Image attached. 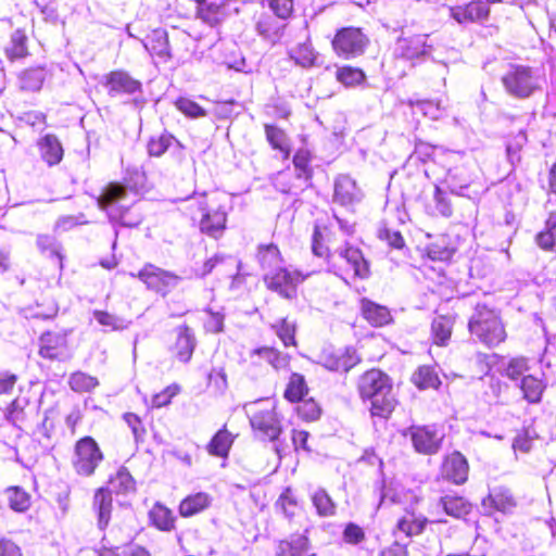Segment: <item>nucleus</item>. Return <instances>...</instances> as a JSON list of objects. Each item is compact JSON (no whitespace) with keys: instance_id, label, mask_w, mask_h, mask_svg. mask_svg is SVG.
I'll return each mask as SVG.
<instances>
[{"instance_id":"72a5a7b5","label":"nucleus","mask_w":556,"mask_h":556,"mask_svg":"<svg viewBox=\"0 0 556 556\" xmlns=\"http://www.w3.org/2000/svg\"><path fill=\"white\" fill-rule=\"evenodd\" d=\"M211 495L205 492H199L187 496L179 505V514L182 517H191L201 513L211 505Z\"/></svg>"},{"instance_id":"20e7f679","label":"nucleus","mask_w":556,"mask_h":556,"mask_svg":"<svg viewBox=\"0 0 556 556\" xmlns=\"http://www.w3.org/2000/svg\"><path fill=\"white\" fill-rule=\"evenodd\" d=\"M468 331L481 344L492 349L504 343L507 331L498 311L484 304H478L468 320Z\"/></svg>"},{"instance_id":"4d7b16f0","label":"nucleus","mask_w":556,"mask_h":556,"mask_svg":"<svg viewBox=\"0 0 556 556\" xmlns=\"http://www.w3.org/2000/svg\"><path fill=\"white\" fill-rule=\"evenodd\" d=\"M181 392V386L172 383L162 391L152 395L151 405L153 408H162L172 403V400Z\"/></svg>"},{"instance_id":"c756f323","label":"nucleus","mask_w":556,"mask_h":556,"mask_svg":"<svg viewBox=\"0 0 556 556\" xmlns=\"http://www.w3.org/2000/svg\"><path fill=\"white\" fill-rule=\"evenodd\" d=\"M334 202L340 205H351L358 200L356 182L349 176H341L334 182Z\"/></svg>"},{"instance_id":"bb28decb","label":"nucleus","mask_w":556,"mask_h":556,"mask_svg":"<svg viewBox=\"0 0 556 556\" xmlns=\"http://www.w3.org/2000/svg\"><path fill=\"white\" fill-rule=\"evenodd\" d=\"M370 401V416L372 418H380L388 420L396 409L399 401L393 394V391H386L375 397L369 399Z\"/></svg>"},{"instance_id":"2eb2a0df","label":"nucleus","mask_w":556,"mask_h":556,"mask_svg":"<svg viewBox=\"0 0 556 556\" xmlns=\"http://www.w3.org/2000/svg\"><path fill=\"white\" fill-rule=\"evenodd\" d=\"M320 363L330 371L349 372L362 363V356L354 346L329 349L321 354Z\"/></svg>"},{"instance_id":"603ef678","label":"nucleus","mask_w":556,"mask_h":556,"mask_svg":"<svg viewBox=\"0 0 556 556\" xmlns=\"http://www.w3.org/2000/svg\"><path fill=\"white\" fill-rule=\"evenodd\" d=\"M441 504L447 515L456 518L467 515L470 510V505L460 496H444Z\"/></svg>"},{"instance_id":"a18cd8bd","label":"nucleus","mask_w":556,"mask_h":556,"mask_svg":"<svg viewBox=\"0 0 556 556\" xmlns=\"http://www.w3.org/2000/svg\"><path fill=\"white\" fill-rule=\"evenodd\" d=\"M68 386L74 392L88 393L99 386V380L94 376L78 370L71 374Z\"/></svg>"},{"instance_id":"6e6552de","label":"nucleus","mask_w":556,"mask_h":556,"mask_svg":"<svg viewBox=\"0 0 556 556\" xmlns=\"http://www.w3.org/2000/svg\"><path fill=\"white\" fill-rule=\"evenodd\" d=\"M68 330H48L38 339V354L48 361H64L71 356L72 343Z\"/></svg>"},{"instance_id":"864d4df0","label":"nucleus","mask_w":556,"mask_h":556,"mask_svg":"<svg viewBox=\"0 0 556 556\" xmlns=\"http://www.w3.org/2000/svg\"><path fill=\"white\" fill-rule=\"evenodd\" d=\"M312 502L319 516L329 517L334 515L336 505L325 490L315 491L312 495Z\"/></svg>"},{"instance_id":"c85d7f7f","label":"nucleus","mask_w":556,"mask_h":556,"mask_svg":"<svg viewBox=\"0 0 556 556\" xmlns=\"http://www.w3.org/2000/svg\"><path fill=\"white\" fill-rule=\"evenodd\" d=\"M264 132L270 148L280 152L283 160H288L291 155V146L287 132L273 124H265Z\"/></svg>"},{"instance_id":"cd10ccee","label":"nucleus","mask_w":556,"mask_h":556,"mask_svg":"<svg viewBox=\"0 0 556 556\" xmlns=\"http://www.w3.org/2000/svg\"><path fill=\"white\" fill-rule=\"evenodd\" d=\"M308 394L309 387L305 377L300 372H292L288 377V381L283 390V399L288 403L295 404L301 402V400H305Z\"/></svg>"},{"instance_id":"37998d69","label":"nucleus","mask_w":556,"mask_h":556,"mask_svg":"<svg viewBox=\"0 0 556 556\" xmlns=\"http://www.w3.org/2000/svg\"><path fill=\"white\" fill-rule=\"evenodd\" d=\"M271 329L276 336L281 340L286 348L296 346V325L288 317L280 318L277 323L271 325Z\"/></svg>"},{"instance_id":"9d476101","label":"nucleus","mask_w":556,"mask_h":556,"mask_svg":"<svg viewBox=\"0 0 556 556\" xmlns=\"http://www.w3.org/2000/svg\"><path fill=\"white\" fill-rule=\"evenodd\" d=\"M250 424L254 434L263 441H275L281 433V424L273 406L266 408L254 406L251 410Z\"/></svg>"},{"instance_id":"aec40b11","label":"nucleus","mask_w":556,"mask_h":556,"mask_svg":"<svg viewBox=\"0 0 556 556\" xmlns=\"http://www.w3.org/2000/svg\"><path fill=\"white\" fill-rule=\"evenodd\" d=\"M428 35L413 33L410 30L402 31L395 43V49L400 56L404 59H417L428 52L430 46L427 43Z\"/></svg>"},{"instance_id":"ddd939ff","label":"nucleus","mask_w":556,"mask_h":556,"mask_svg":"<svg viewBox=\"0 0 556 556\" xmlns=\"http://www.w3.org/2000/svg\"><path fill=\"white\" fill-rule=\"evenodd\" d=\"M102 87L110 97L131 96L142 91V84L123 68H116L102 76Z\"/></svg>"},{"instance_id":"4be33fe9","label":"nucleus","mask_w":556,"mask_h":556,"mask_svg":"<svg viewBox=\"0 0 556 556\" xmlns=\"http://www.w3.org/2000/svg\"><path fill=\"white\" fill-rule=\"evenodd\" d=\"M359 314L371 327L381 328L391 325L394 319L391 309L368 298L359 300Z\"/></svg>"},{"instance_id":"0e129e2a","label":"nucleus","mask_w":556,"mask_h":556,"mask_svg":"<svg viewBox=\"0 0 556 556\" xmlns=\"http://www.w3.org/2000/svg\"><path fill=\"white\" fill-rule=\"evenodd\" d=\"M377 237L379 240L387 242L392 249L401 250L405 247V239L399 230L381 227L378 230Z\"/></svg>"},{"instance_id":"5701e85b","label":"nucleus","mask_w":556,"mask_h":556,"mask_svg":"<svg viewBox=\"0 0 556 556\" xmlns=\"http://www.w3.org/2000/svg\"><path fill=\"white\" fill-rule=\"evenodd\" d=\"M40 159L48 166L60 164L64 156V148L60 139L54 134H47L40 137L36 143Z\"/></svg>"},{"instance_id":"39448f33","label":"nucleus","mask_w":556,"mask_h":556,"mask_svg":"<svg viewBox=\"0 0 556 556\" xmlns=\"http://www.w3.org/2000/svg\"><path fill=\"white\" fill-rule=\"evenodd\" d=\"M501 83L506 93L516 99H528L540 89L535 71L522 64H509Z\"/></svg>"},{"instance_id":"ea45409f","label":"nucleus","mask_w":556,"mask_h":556,"mask_svg":"<svg viewBox=\"0 0 556 556\" xmlns=\"http://www.w3.org/2000/svg\"><path fill=\"white\" fill-rule=\"evenodd\" d=\"M239 433L230 431L225 425L211 439L207 445L208 452H229Z\"/></svg>"},{"instance_id":"680f3d73","label":"nucleus","mask_w":556,"mask_h":556,"mask_svg":"<svg viewBox=\"0 0 556 556\" xmlns=\"http://www.w3.org/2000/svg\"><path fill=\"white\" fill-rule=\"evenodd\" d=\"M43 77L40 71L26 70L20 76V85L23 90L36 91L41 88Z\"/></svg>"},{"instance_id":"f03ea898","label":"nucleus","mask_w":556,"mask_h":556,"mask_svg":"<svg viewBox=\"0 0 556 556\" xmlns=\"http://www.w3.org/2000/svg\"><path fill=\"white\" fill-rule=\"evenodd\" d=\"M187 210L201 212L199 230L201 233L219 239L227 229L228 215L231 210L230 202L225 193H204L187 205Z\"/></svg>"},{"instance_id":"58836bf2","label":"nucleus","mask_w":556,"mask_h":556,"mask_svg":"<svg viewBox=\"0 0 556 556\" xmlns=\"http://www.w3.org/2000/svg\"><path fill=\"white\" fill-rule=\"evenodd\" d=\"M530 370L529 359L526 356L510 357L502 370V376L511 381L521 380Z\"/></svg>"},{"instance_id":"f8f14e48","label":"nucleus","mask_w":556,"mask_h":556,"mask_svg":"<svg viewBox=\"0 0 556 556\" xmlns=\"http://www.w3.org/2000/svg\"><path fill=\"white\" fill-rule=\"evenodd\" d=\"M197 343L193 329L187 324H181L174 329L167 349L173 361L187 364L192 359Z\"/></svg>"},{"instance_id":"49530a36","label":"nucleus","mask_w":556,"mask_h":556,"mask_svg":"<svg viewBox=\"0 0 556 556\" xmlns=\"http://www.w3.org/2000/svg\"><path fill=\"white\" fill-rule=\"evenodd\" d=\"M173 143H179L178 140L169 132L163 131L157 136L149 139L147 150L150 156H162Z\"/></svg>"},{"instance_id":"13d9d810","label":"nucleus","mask_w":556,"mask_h":556,"mask_svg":"<svg viewBox=\"0 0 556 556\" xmlns=\"http://www.w3.org/2000/svg\"><path fill=\"white\" fill-rule=\"evenodd\" d=\"M228 387L227 375L224 368H212L207 375V388L214 394H223Z\"/></svg>"},{"instance_id":"e433bc0d","label":"nucleus","mask_w":556,"mask_h":556,"mask_svg":"<svg viewBox=\"0 0 556 556\" xmlns=\"http://www.w3.org/2000/svg\"><path fill=\"white\" fill-rule=\"evenodd\" d=\"M313 154L306 148H300L292 156V163L296 170V177L308 181L313 178L314 168L312 166Z\"/></svg>"},{"instance_id":"69168bd1","label":"nucleus","mask_w":556,"mask_h":556,"mask_svg":"<svg viewBox=\"0 0 556 556\" xmlns=\"http://www.w3.org/2000/svg\"><path fill=\"white\" fill-rule=\"evenodd\" d=\"M455 249L442 245L439 242L432 243L428 249V255L435 261L448 262L453 258Z\"/></svg>"},{"instance_id":"7c9ffc66","label":"nucleus","mask_w":556,"mask_h":556,"mask_svg":"<svg viewBox=\"0 0 556 556\" xmlns=\"http://www.w3.org/2000/svg\"><path fill=\"white\" fill-rule=\"evenodd\" d=\"M334 77L339 84L346 88L362 86L367 80V75L361 67L348 64L338 66Z\"/></svg>"},{"instance_id":"de8ad7c7","label":"nucleus","mask_w":556,"mask_h":556,"mask_svg":"<svg viewBox=\"0 0 556 556\" xmlns=\"http://www.w3.org/2000/svg\"><path fill=\"white\" fill-rule=\"evenodd\" d=\"M149 516L152 523L162 531H169L174 528L175 518L172 511L162 504H155Z\"/></svg>"},{"instance_id":"c03bdc74","label":"nucleus","mask_w":556,"mask_h":556,"mask_svg":"<svg viewBox=\"0 0 556 556\" xmlns=\"http://www.w3.org/2000/svg\"><path fill=\"white\" fill-rule=\"evenodd\" d=\"M483 505L485 507H494L495 509L505 513L515 507L516 503L508 490L498 489L491 492L489 496L483 500Z\"/></svg>"},{"instance_id":"f3484780","label":"nucleus","mask_w":556,"mask_h":556,"mask_svg":"<svg viewBox=\"0 0 556 556\" xmlns=\"http://www.w3.org/2000/svg\"><path fill=\"white\" fill-rule=\"evenodd\" d=\"M263 280L269 291L292 300L296 296L298 285L303 278L287 268H278L274 273L265 275Z\"/></svg>"},{"instance_id":"412c9836","label":"nucleus","mask_w":556,"mask_h":556,"mask_svg":"<svg viewBox=\"0 0 556 556\" xmlns=\"http://www.w3.org/2000/svg\"><path fill=\"white\" fill-rule=\"evenodd\" d=\"M456 315L435 314L431 319L429 337L432 345L446 348L452 341V336L456 323Z\"/></svg>"},{"instance_id":"6e6d98bb","label":"nucleus","mask_w":556,"mask_h":556,"mask_svg":"<svg viewBox=\"0 0 556 556\" xmlns=\"http://www.w3.org/2000/svg\"><path fill=\"white\" fill-rule=\"evenodd\" d=\"M101 460L102 454H75L73 464L78 473L88 476Z\"/></svg>"},{"instance_id":"1a4fd4ad","label":"nucleus","mask_w":556,"mask_h":556,"mask_svg":"<svg viewBox=\"0 0 556 556\" xmlns=\"http://www.w3.org/2000/svg\"><path fill=\"white\" fill-rule=\"evenodd\" d=\"M137 278L144 286L162 296L172 293L180 282V277L172 271L157 267L154 264L147 263L138 271Z\"/></svg>"},{"instance_id":"a878e982","label":"nucleus","mask_w":556,"mask_h":556,"mask_svg":"<svg viewBox=\"0 0 556 556\" xmlns=\"http://www.w3.org/2000/svg\"><path fill=\"white\" fill-rule=\"evenodd\" d=\"M144 48L151 55L163 61L172 59L167 31L163 28L152 29L144 38Z\"/></svg>"},{"instance_id":"338daca9","label":"nucleus","mask_w":556,"mask_h":556,"mask_svg":"<svg viewBox=\"0 0 556 556\" xmlns=\"http://www.w3.org/2000/svg\"><path fill=\"white\" fill-rule=\"evenodd\" d=\"M343 540L349 544H358L365 540V532L359 526L351 522L343 531Z\"/></svg>"},{"instance_id":"09e8293b","label":"nucleus","mask_w":556,"mask_h":556,"mask_svg":"<svg viewBox=\"0 0 556 556\" xmlns=\"http://www.w3.org/2000/svg\"><path fill=\"white\" fill-rule=\"evenodd\" d=\"M528 142L526 130H519L516 134H510L506 143V152L510 163H518L521 161V151Z\"/></svg>"},{"instance_id":"b1692460","label":"nucleus","mask_w":556,"mask_h":556,"mask_svg":"<svg viewBox=\"0 0 556 556\" xmlns=\"http://www.w3.org/2000/svg\"><path fill=\"white\" fill-rule=\"evenodd\" d=\"M469 466L463 454H447L443 464L442 477L455 484H463L468 477Z\"/></svg>"},{"instance_id":"e2e57ef3","label":"nucleus","mask_w":556,"mask_h":556,"mask_svg":"<svg viewBox=\"0 0 556 556\" xmlns=\"http://www.w3.org/2000/svg\"><path fill=\"white\" fill-rule=\"evenodd\" d=\"M203 319V329L206 333L216 334L224 330L225 316L211 309H205Z\"/></svg>"},{"instance_id":"423d86ee","label":"nucleus","mask_w":556,"mask_h":556,"mask_svg":"<svg viewBox=\"0 0 556 556\" xmlns=\"http://www.w3.org/2000/svg\"><path fill=\"white\" fill-rule=\"evenodd\" d=\"M135 491V480L130 473L125 469H119L115 477L109 481V489H99L94 494L93 505L98 510V523L101 529L105 528L109 523L112 496L111 493H129Z\"/></svg>"},{"instance_id":"a19ab883","label":"nucleus","mask_w":556,"mask_h":556,"mask_svg":"<svg viewBox=\"0 0 556 556\" xmlns=\"http://www.w3.org/2000/svg\"><path fill=\"white\" fill-rule=\"evenodd\" d=\"M535 241L544 251H556V212H552L545 228L536 235Z\"/></svg>"},{"instance_id":"6ab92c4d","label":"nucleus","mask_w":556,"mask_h":556,"mask_svg":"<svg viewBox=\"0 0 556 556\" xmlns=\"http://www.w3.org/2000/svg\"><path fill=\"white\" fill-rule=\"evenodd\" d=\"M253 25L257 36L271 46L281 42L287 28V25L280 23L278 17L266 11L254 14Z\"/></svg>"},{"instance_id":"774afa93","label":"nucleus","mask_w":556,"mask_h":556,"mask_svg":"<svg viewBox=\"0 0 556 556\" xmlns=\"http://www.w3.org/2000/svg\"><path fill=\"white\" fill-rule=\"evenodd\" d=\"M277 505L281 507L286 516L291 517L294 515L298 503L290 489H287L280 495Z\"/></svg>"},{"instance_id":"4468645a","label":"nucleus","mask_w":556,"mask_h":556,"mask_svg":"<svg viewBox=\"0 0 556 556\" xmlns=\"http://www.w3.org/2000/svg\"><path fill=\"white\" fill-rule=\"evenodd\" d=\"M404 434L409 437L416 452H437L445 437L435 425H412Z\"/></svg>"},{"instance_id":"0eeeda50","label":"nucleus","mask_w":556,"mask_h":556,"mask_svg":"<svg viewBox=\"0 0 556 556\" xmlns=\"http://www.w3.org/2000/svg\"><path fill=\"white\" fill-rule=\"evenodd\" d=\"M370 43L363 28L344 26L338 28L331 40V48L338 58L353 60L363 55Z\"/></svg>"},{"instance_id":"f257e3e1","label":"nucleus","mask_w":556,"mask_h":556,"mask_svg":"<svg viewBox=\"0 0 556 556\" xmlns=\"http://www.w3.org/2000/svg\"><path fill=\"white\" fill-rule=\"evenodd\" d=\"M336 235L331 227L316 225L312 238L314 255L326 260L329 270L345 281L368 279L370 263L362 249L350 243L341 248Z\"/></svg>"},{"instance_id":"7ed1b4c3","label":"nucleus","mask_w":556,"mask_h":556,"mask_svg":"<svg viewBox=\"0 0 556 556\" xmlns=\"http://www.w3.org/2000/svg\"><path fill=\"white\" fill-rule=\"evenodd\" d=\"M127 194L128 190L126 186L118 181H111L102 189L100 195L97 198V204L112 222L124 227L134 228L143 222L144 215L135 203L130 205L123 204Z\"/></svg>"},{"instance_id":"393cba45","label":"nucleus","mask_w":556,"mask_h":556,"mask_svg":"<svg viewBox=\"0 0 556 556\" xmlns=\"http://www.w3.org/2000/svg\"><path fill=\"white\" fill-rule=\"evenodd\" d=\"M546 388L547 382L544 374H528L519 381V390L521 391L522 399L529 404L540 403Z\"/></svg>"},{"instance_id":"a211bd4d","label":"nucleus","mask_w":556,"mask_h":556,"mask_svg":"<svg viewBox=\"0 0 556 556\" xmlns=\"http://www.w3.org/2000/svg\"><path fill=\"white\" fill-rule=\"evenodd\" d=\"M231 0H207L194 7V16L210 27H218L231 16Z\"/></svg>"},{"instance_id":"5fc2aeb1","label":"nucleus","mask_w":556,"mask_h":556,"mask_svg":"<svg viewBox=\"0 0 556 556\" xmlns=\"http://www.w3.org/2000/svg\"><path fill=\"white\" fill-rule=\"evenodd\" d=\"M426 523V518L416 517L414 514H407L406 516L399 520L397 528L400 531L410 536L421 533Z\"/></svg>"},{"instance_id":"9b49d317","label":"nucleus","mask_w":556,"mask_h":556,"mask_svg":"<svg viewBox=\"0 0 556 556\" xmlns=\"http://www.w3.org/2000/svg\"><path fill=\"white\" fill-rule=\"evenodd\" d=\"M359 399L366 401L386 391H393L391 377L379 368H369L363 371L355 382Z\"/></svg>"},{"instance_id":"052dcab7","label":"nucleus","mask_w":556,"mask_h":556,"mask_svg":"<svg viewBox=\"0 0 556 556\" xmlns=\"http://www.w3.org/2000/svg\"><path fill=\"white\" fill-rule=\"evenodd\" d=\"M273 14L279 20H289L294 13V0H266Z\"/></svg>"},{"instance_id":"bf43d9fd","label":"nucleus","mask_w":556,"mask_h":556,"mask_svg":"<svg viewBox=\"0 0 556 556\" xmlns=\"http://www.w3.org/2000/svg\"><path fill=\"white\" fill-rule=\"evenodd\" d=\"M175 106L186 116L191 118L204 117L206 111L195 101L180 97L175 101Z\"/></svg>"},{"instance_id":"4c0bfd02","label":"nucleus","mask_w":556,"mask_h":556,"mask_svg":"<svg viewBox=\"0 0 556 556\" xmlns=\"http://www.w3.org/2000/svg\"><path fill=\"white\" fill-rule=\"evenodd\" d=\"M295 64L308 68L315 65L317 54L309 41L299 43L288 52Z\"/></svg>"},{"instance_id":"dca6fc26","label":"nucleus","mask_w":556,"mask_h":556,"mask_svg":"<svg viewBox=\"0 0 556 556\" xmlns=\"http://www.w3.org/2000/svg\"><path fill=\"white\" fill-rule=\"evenodd\" d=\"M450 15L458 24H483L491 15V7L484 0H470L466 3L452 5Z\"/></svg>"},{"instance_id":"3c124183","label":"nucleus","mask_w":556,"mask_h":556,"mask_svg":"<svg viewBox=\"0 0 556 556\" xmlns=\"http://www.w3.org/2000/svg\"><path fill=\"white\" fill-rule=\"evenodd\" d=\"M9 505L15 511H25L30 506V495L20 486H10L5 491Z\"/></svg>"},{"instance_id":"2f4dec72","label":"nucleus","mask_w":556,"mask_h":556,"mask_svg":"<svg viewBox=\"0 0 556 556\" xmlns=\"http://www.w3.org/2000/svg\"><path fill=\"white\" fill-rule=\"evenodd\" d=\"M252 356L268 363L274 369H285L290 364V356L273 346H261L251 352Z\"/></svg>"},{"instance_id":"473e14b6","label":"nucleus","mask_w":556,"mask_h":556,"mask_svg":"<svg viewBox=\"0 0 556 556\" xmlns=\"http://www.w3.org/2000/svg\"><path fill=\"white\" fill-rule=\"evenodd\" d=\"M255 260L263 269H269L282 262V254L277 244L261 243L256 248Z\"/></svg>"},{"instance_id":"c9c22d12","label":"nucleus","mask_w":556,"mask_h":556,"mask_svg":"<svg viewBox=\"0 0 556 556\" xmlns=\"http://www.w3.org/2000/svg\"><path fill=\"white\" fill-rule=\"evenodd\" d=\"M27 40L26 34L22 29H16L12 34L10 45L4 50L5 56L10 62H15L29 55Z\"/></svg>"},{"instance_id":"f704fd0d","label":"nucleus","mask_w":556,"mask_h":556,"mask_svg":"<svg viewBox=\"0 0 556 556\" xmlns=\"http://www.w3.org/2000/svg\"><path fill=\"white\" fill-rule=\"evenodd\" d=\"M414 386L419 390L438 389L441 384L439 375L432 366H419L410 378Z\"/></svg>"},{"instance_id":"8fccbe9b","label":"nucleus","mask_w":556,"mask_h":556,"mask_svg":"<svg viewBox=\"0 0 556 556\" xmlns=\"http://www.w3.org/2000/svg\"><path fill=\"white\" fill-rule=\"evenodd\" d=\"M539 440V435L532 428H521L517 431L514 441L513 448L515 451L528 452L535 447V441Z\"/></svg>"},{"instance_id":"79ce46f5","label":"nucleus","mask_w":556,"mask_h":556,"mask_svg":"<svg viewBox=\"0 0 556 556\" xmlns=\"http://www.w3.org/2000/svg\"><path fill=\"white\" fill-rule=\"evenodd\" d=\"M296 416L305 422H314L321 417L323 408L317 400L306 396L305 400L296 403Z\"/></svg>"}]
</instances>
